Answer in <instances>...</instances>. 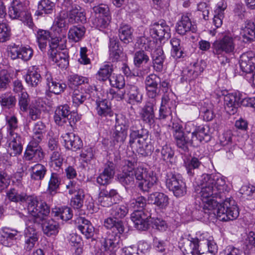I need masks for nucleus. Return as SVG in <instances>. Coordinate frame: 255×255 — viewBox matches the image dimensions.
Segmentation results:
<instances>
[{
	"mask_svg": "<svg viewBox=\"0 0 255 255\" xmlns=\"http://www.w3.org/2000/svg\"><path fill=\"white\" fill-rule=\"evenodd\" d=\"M166 186L176 197L184 196L187 192L186 183L179 174L169 172L166 175Z\"/></svg>",
	"mask_w": 255,
	"mask_h": 255,
	"instance_id": "6e6552de",
	"label": "nucleus"
},
{
	"mask_svg": "<svg viewBox=\"0 0 255 255\" xmlns=\"http://www.w3.org/2000/svg\"><path fill=\"white\" fill-rule=\"evenodd\" d=\"M107 95L109 99H115L117 101H121L126 98L125 87L124 88H117L116 91L112 89H110Z\"/></svg>",
	"mask_w": 255,
	"mask_h": 255,
	"instance_id": "338daca9",
	"label": "nucleus"
},
{
	"mask_svg": "<svg viewBox=\"0 0 255 255\" xmlns=\"http://www.w3.org/2000/svg\"><path fill=\"white\" fill-rule=\"evenodd\" d=\"M128 122L125 117L116 118L115 129L112 134L115 144L118 143L121 145L124 143L128 135Z\"/></svg>",
	"mask_w": 255,
	"mask_h": 255,
	"instance_id": "9b49d317",
	"label": "nucleus"
},
{
	"mask_svg": "<svg viewBox=\"0 0 255 255\" xmlns=\"http://www.w3.org/2000/svg\"><path fill=\"white\" fill-rule=\"evenodd\" d=\"M242 95L239 92L229 93L224 96L225 109L230 115H234L241 106Z\"/></svg>",
	"mask_w": 255,
	"mask_h": 255,
	"instance_id": "2eb2a0df",
	"label": "nucleus"
},
{
	"mask_svg": "<svg viewBox=\"0 0 255 255\" xmlns=\"http://www.w3.org/2000/svg\"><path fill=\"white\" fill-rule=\"evenodd\" d=\"M40 142L31 140L23 154V159L25 161L34 162L41 161L44 157V153L42 148L39 145Z\"/></svg>",
	"mask_w": 255,
	"mask_h": 255,
	"instance_id": "f8f14e48",
	"label": "nucleus"
},
{
	"mask_svg": "<svg viewBox=\"0 0 255 255\" xmlns=\"http://www.w3.org/2000/svg\"><path fill=\"white\" fill-rule=\"evenodd\" d=\"M115 168L112 163L106 166L104 171L97 177V182L101 185L109 184L114 177Z\"/></svg>",
	"mask_w": 255,
	"mask_h": 255,
	"instance_id": "c756f323",
	"label": "nucleus"
},
{
	"mask_svg": "<svg viewBox=\"0 0 255 255\" xmlns=\"http://www.w3.org/2000/svg\"><path fill=\"white\" fill-rule=\"evenodd\" d=\"M173 134L177 146L185 152L189 150V145L193 146H198L199 143H196L195 141H192L191 138L184 133L181 125L178 123L172 124Z\"/></svg>",
	"mask_w": 255,
	"mask_h": 255,
	"instance_id": "0eeeda50",
	"label": "nucleus"
},
{
	"mask_svg": "<svg viewBox=\"0 0 255 255\" xmlns=\"http://www.w3.org/2000/svg\"><path fill=\"white\" fill-rule=\"evenodd\" d=\"M136 44L141 50L144 49L150 52L156 46L157 42L150 38L143 36L137 38Z\"/></svg>",
	"mask_w": 255,
	"mask_h": 255,
	"instance_id": "3c124183",
	"label": "nucleus"
},
{
	"mask_svg": "<svg viewBox=\"0 0 255 255\" xmlns=\"http://www.w3.org/2000/svg\"><path fill=\"white\" fill-rule=\"evenodd\" d=\"M95 90V86L88 85H85L81 91L74 90L72 96L73 105L75 107H78L83 104L86 100L90 98L91 93Z\"/></svg>",
	"mask_w": 255,
	"mask_h": 255,
	"instance_id": "412c9836",
	"label": "nucleus"
},
{
	"mask_svg": "<svg viewBox=\"0 0 255 255\" xmlns=\"http://www.w3.org/2000/svg\"><path fill=\"white\" fill-rule=\"evenodd\" d=\"M176 29L178 34L184 35L189 32L195 33L197 27L195 24L192 23L188 16L183 15L176 23Z\"/></svg>",
	"mask_w": 255,
	"mask_h": 255,
	"instance_id": "393cba45",
	"label": "nucleus"
},
{
	"mask_svg": "<svg viewBox=\"0 0 255 255\" xmlns=\"http://www.w3.org/2000/svg\"><path fill=\"white\" fill-rule=\"evenodd\" d=\"M240 37L231 32L222 34L219 39L214 41L212 45V52L222 65L229 63V56L233 55L236 51L237 42Z\"/></svg>",
	"mask_w": 255,
	"mask_h": 255,
	"instance_id": "7ed1b4c3",
	"label": "nucleus"
},
{
	"mask_svg": "<svg viewBox=\"0 0 255 255\" xmlns=\"http://www.w3.org/2000/svg\"><path fill=\"white\" fill-rule=\"evenodd\" d=\"M185 164L188 174L192 176L194 174V170L199 168L201 165V162L196 157H193L185 162Z\"/></svg>",
	"mask_w": 255,
	"mask_h": 255,
	"instance_id": "69168bd1",
	"label": "nucleus"
},
{
	"mask_svg": "<svg viewBox=\"0 0 255 255\" xmlns=\"http://www.w3.org/2000/svg\"><path fill=\"white\" fill-rule=\"evenodd\" d=\"M227 8V4L221 1L218 3L217 8L214 11L213 23L217 27H220L223 23V19L224 17V10Z\"/></svg>",
	"mask_w": 255,
	"mask_h": 255,
	"instance_id": "c03bdc74",
	"label": "nucleus"
},
{
	"mask_svg": "<svg viewBox=\"0 0 255 255\" xmlns=\"http://www.w3.org/2000/svg\"><path fill=\"white\" fill-rule=\"evenodd\" d=\"M240 66L243 72L250 75L255 73V56L252 52L243 53L240 57Z\"/></svg>",
	"mask_w": 255,
	"mask_h": 255,
	"instance_id": "a211bd4d",
	"label": "nucleus"
},
{
	"mask_svg": "<svg viewBox=\"0 0 255 255\" xmlns=\"http://www.w3.org/2000/svg\"><path fill=\"white\" fill-rule=\"evenodd\" d=\"M52 214L54 217H59L61 220L65 221L71 219L73 216L72 209L66 206L53 209Z\"/></svg>",
	"mask_w": 255,
	"mask_h": 255,
	"instance_id": "de8ad7c7",
	"label": "nucleus"
},
{
	"mask_svg": "<svg viewBox=\"0 0 255 255\" xmlns=\"http://www.w3.org/2000/svg\"><path fill=\"white\" fill-rule=\"evenodd\" d=\"M18 234L17 230L8 228H3L0 233L1 243L6 247H10L13 241L17 239Z\"/></svg>",
	"mask_w": 255,
	"mask_h": 255,
	"instance_id": "c9c22d12",
	"label": "nucleus"
},
{
	"mask_svg": "<svg viewBox=\"0 0 255 255\" xmlns=\"http://www.w3.org/2000/svg\"><path fill=\"white\" fill-rule=\"evenodd\" d=\"M160 106L174 112L177 106L174 94L171 91L169 92L166 91L164 93L161 98Z\"/></svg>",
	"mask_w": 255,
	"mask_h": 255,
	"instance_id": "79ce46f5",
	"label": "nucleus"
},
{
	"mask_svg": "<svg viewBox=\"0 0 255 255\" xmlns=\"http://www.w3.org/2000/svg\"><path fill=\"white\" fill-rule=\"evenodd\" d=\"M156 104L155 100H149L140 113L141 120L149 126H151L155 122L154 110H156Z\"/></svg>",
	"mask_w": 255,
	"mask_h": 255,
	"instance_id": "4be33fe9",
	"label": "nucleus"
},
{
	"mask_svg": "<svg viewBox=\"0 0 255 255\" xmlns=\"http://www.w3.org/2000/svg\"><path fill=\"white\" fill-rule=\"evenodd\" d=\"M129 131L128 144L131 148L134 147L136 139L148 137V131L143 128H140V130H129Z\"/></svg>",
	"mask_w": 255,
	"mask_h": 255,
	"instance_id": "864d4df0",
	"label": "nucleus"
},
{
	"mask_svg": "<svg viewBox=\"0 0 255 255\" xmlns=\"http://www.w3.org/2000/svg\"><path fill=\"white\" fill-rule=\"evenodd\" d=\"M27 210L28 213L34 218L35 222L42 223L43 233L48 237L56 236L59 230V224L52 219H48L50 207L47 203L39 200L37 197H30L28 200Z\"/></svg>",
	"mask_w": 255,
	"mask_h": 255,
	"instance_id": "f03ea898",
	"label": "nucleus"
},
{
	"mask_svg": "<svg viewBox=\"0 0 255 255\" xmlns=\"http://www.w3.org/2000/svg\"><path fill=\"white\" fill-rule=\"evenodd\" d=\"M11 29L8 24L5 22L0 23V42L3 43L9 40Z\"/></svg>",
	"mask_w": 255,
	"mask_h": 255,
	"instance_id": "0e129e2a",
	"label": "nucleus"
},
{
	"mask_svg": "<svg viewBox=\"0 0 255 255\" xmlns=\"http://www.w3.org/2000/svg\"><path fill=\"white\" fill-rule=\"evenodd\" d=\"M244 42H251L255 38V24L254 22L247 20L241 30Z\"/></svg>",
	"mask_w": 255,
	"mask_h": 255,
	"instance_id": "473e14b6",
	"label": "nucleus"
},
{
	"mask_svg": "<svg viewBox=\"0 0 255 255\" xmlns=\"http://www.w3.org/2000/svg\"><path fill=\"white\" fill-rule=\"evenodd\" d=\"M170 28L164 20H159L151 24L149 33L153 38L159 40L168 38L170 36Z\"/></svg>",
	"mask_w": 255,
	"mask_h": 255,
	"instance_id": "ddd939ff",
	"label": "nucleus"
},
{
	"mask_svg": "<svg viewBox=\"0 0 255 255\" xmlns=\"http://www.w3.org/2000/svg\"><path fill=\"white\" fill-rule=\"evenodd\" d=\"M16 102L15 96L8 93L0 96V103L1 106L10 109L14 107Z\"/></svg>",
	"mask_w": 255,
	"mask_h": 255,
	"instance_id": "4d7b16f0",
	"label": "nucleus"
},
{
	"mask_svg": "<svg viewBox=\"0 0 255 255\" xmlns=\"http://www.w3.org/2000/svg\"><path fill=\"white\" fill-rule=\"evenodd\" d=\"M44 80L47 87L46 94L48 97H50L51 93L58 95L63 92L66 88V84L54 80L51 73L49 72H46Z\"/></svg>",
	"mask_w": 255,
	"mask_h": 255,
	"instance_id": "aec40b11",
	"label": "nucleus"
},
{
	"mask_svg": "<svg viewBox=\"0 0 255 255\" xmlns=\"http://www.w3.org/2000/svg\"><path fill=\"white\" fill-rule=\"evenodd\" d=\"M135 145H136V151L143 156H148L151 154L153 149L152 145L148 139V137L138 139Z\"/></svg>",
	"mask_w": 255,
	"mask_h": 255,
	"instance_id": "e433bc0d",
	"label": "nucleus"
},
{
	"mask_svg": "<svg viewBox=\"0 0 255 255\" xmlns=\"http://www.w3.org/2000/svg\"><path fill=\"white\" fill-rule=\"evenodd\" d=\"M61 182L60 175L56 172H52L48 180L47 191L50 195L55 194L60 187Z\"/></svg>",
	"mask_w": 255,
	"mask_h": 255,
	"instance_id": "37998d69",
	"label": "nucleus"
},
{
	"mask_svg": "<svg viewBox=\"0 0 255 255\" xmlns=\"http://www.w3.org/2000/svg\"><path fill=\"white\" fill-rule=\"evenodd\" d=\"M92 21L93 26L100 30H102L108 26L110 22V17L109 16H96L92 19Z\"/></svg>",
	"mask_w": 255,
	"mask_h": 255,
	"instance_id": "680f3d73",
	"label": "nucleus"
},
{
	"mask_svg": "<svg viewBox=\"0 0 255 255\" xmlns=\"http://www.w3.org/2000/svg\"><path fill=\"white\" fill-rule=\"evenodd\" d=\"M172 49L171 51V56L175 59L181 58L183 51L180 46V40L176 38H173L170 40Z\"/></svg>",
	"mask_w": 255,
	"mask_h": 255,
	"instance_id": "bf43d9fd",
	"label": "nucleus"
},
{
	"mask_svg": "<svg viewBox=\"0 0 255 255\" xmlns=\"http://www.w3.org/2000/svg\"><path fill=\"white\" fill-rule=\"evenodd\" d=\"M146 205V199L142 196H138L136 198H133L130 200L128 202V205L134 210H142Z\"/></svg>",
	"mask_w": 255,
	"mask_h": 255,
	"instance_id": "052dcab7",
	"label": "nucleus"
},
{
	"mask_svg": "<svg viewBox=\"0 0 255 255\" xmlns=\"http://www.w3.org/2000/svg\"><path fill=\"white\" fill-rule=\"evenodd\" d=\"M7 197L9 200L15 202H24L27 199L26 194L19 193L14 189H11L7 192Z\"/></svg>",
	"mask_w": 255,
	"mask_h": 255,
	"instance_id": "e2e57ef3",
	"label": "nucleus"
},
{
	"mask_svg": "<svg viewBox=\"0 0 255 255\" xmlns=\"http://www.w3.org/2000/svg\"><path fill=\"white\" fill-rule=\"evenodd\" d=\"M190 240H196L198 241L197 244L198 245V249H199L202 246H207L208 247V252L211 253L210 255H215L218 251V246L215 242L212 239V237H210L209 239H206L205 240H202L201 238L200 239H193L191 238L189 239Z\"/></svg>",
	"mask_w": 255,
	"mask_h": 255,
	"instance_id": "a18cd8bd",
	"label": "nucleus"
},
{
	"mask_svg": "<svg viewBox=\"0 0 255 255\" xmlns=\"http://www.w3.org/2000/svg\"><path fill=\"white\" fill-rule=\"evenodd\" d=\"M127 102L131 105L139 104L143 100V94L139 88L134 85L127 84L125 86Z\"/></svg>",
	"mask_w": 255,
	"mask_h": 255,
	"instance_id": "b1692460",
	"label": "nucleus"
},
{
	"mask_svg": "<svg viewBox=\"0 0 255 255\" xmlns=\"http://www.w3.org/2000/svg\"><path fill=\"white\" fill-rule=\"evenodd\" d=\"M132 29L127 24H122L119 29V36L122 41L128 43L132 40Z\"/></svg>",
	"mask_w": 255,
	"mask_h": 255,
	"instance_id": "8fccbe9b",
	"label": "nucleus"
},
{
	"mask_svg": "<svg viewBox=\"0 0 255 255\" xmlns=\"http://www.w3.org/2000/svg\"><path fill=\"white\" fill-rule=\"evenodd\" d=\"M66 18L64 15L60 13L55 19L52 26L54 33L62 34V36L66 34Z\"/></svg>",
	"mask_w": 255,
	"mask_h": 255,
	"instance_id": "a19ab883",
	"label": "nucleus"
},
{
	"mask_svg": "<svg viewBox=\"0 0 255 255\" xmlns=\"http://www.w3.org/2000/svg\"><path fill=\"white\" fill-rule=\"evenodd\" d=\"M185 130L188 134H191V140L196 143L200 144L203 141L207 142L210 139L209 128L207 126L188 123L185 126Z\"/></svg>",
	"mask_w": 255,
	"mask_h": 255,
	"instance_id": "1a4fd4ad",
	"label": "nucleus"
},
{
	"mask_svg": "<svg viewBox=\"0 0 255 255\" xmlns=\"http://www.w3.org/2000/svg\"><path fill=\"white\" fill-rule=\"evenodd\" d=\"M29 170L31 180L36 182H41L43 180L47 172L46 167L40 163L31 166Z\"/></svg>",
	"mask_w": 255,
	"mask_h": 255,
	"instance_id": "7c9ffc66",
	"label": "nucleus"
},
{
	"mask_svg": "<svg viewBox=\"0 0 255 255\" xmlns=\"http://www.w3.org/2000/svg\"><path fill=\"white\" fill-rule=\"evenodd\" d=\"M55 7V3L50 0H40L37 4V9L35 15L42 16L44 14H49L52 13Z\"/></svg>",
	"mask_w": 255,
	"mask_h": 255,
	"instance_id": "ea45409f",
	"label": "nucleus"
},
{
	"mask_svg": "<svg viewBox=\"0 0 255 255\" xmlns=\"http://www.w3.org/2000/svg\"><path fill=\"white\" fill-rule=\"evenodd\" d=\"M38 66H32L29 68L25 76V80L28 86L36 87L41 81Z\"/></svg>",
	"mask_w": 255,
	"mask_h": 255,
	"instance_id": "cd10ccee",
	"label": "nucleus"
},
{
	"mask_svg": "<svg viewBox=\"0 0 255 255\" xmlns=\"http://www.w3.org/2000/svg\"><path fill=\"white\" fill-rule=\"evenodd\" d=\"M85 32L86 28L83 25H73L69 29L68 38L71 42H78L83 38Z\"/></svg>",
	"mask_w": 255,
	"mask_h": 255,
	"instance_id": "2f4dec72",
	"label": "nucleus"
},
{
	"mask_svg": "<svg viewBox=\"0 0 255 255\" xmlns=\"http://www.w3.org/2000/svg\"><path fill=\"white\" fill-rule=\"evenodd\" d=\"M55 123L59 126L73 127L77 122L76 114L72 113L69 106L65 104L57 107L54 115Z\"/></svg>",
	"mask_w": 255,
	"mask_h": 255,
	"instance_id": "423d86ee",
	"label": "nucleus"
},
{
	"mask_svg": "<svg viewBox=\"0 0 255 255\" xmlns=\"http://www.w3.org/2000/svg\"><path fill=\"white\" fill-rule=\"evenodd\" d=\"M48 54L52 61L55 62L60 68H66L68 65V55L65 52H58L57 50H54L51 53H48Z\"/></svg>",
	"mask_w": 255,
	"mask_h": 255,
	"instance_id": "72a5a7b5",
	"label": "nucleus"
},
{
	"mask_svg": "<svg viewBox=\"0 0 255 255\" xmlns=\"http://www.w3.org/2000/svg\"><path fill=\"white\" fill-rule=\"evenodd\" d=\"M109 82L112 87L117 88H124L125 85V80L124 76L121 74L112 75L110 79Z\"/></svg>",
	"mask_w": 255,
	"mask_h": 255,
	"instance_id": "774afa93",
	"label": "nucleus"
},
{
	"mask_svg": "<svg viewBox=\"0 0 255 255\" xmlns=\"http://www.w3.org/2000/svg\"><path fill=\"white\" fill-rule=\"evenodd\" d=\"M69 17L75 22L84 23L86 21L84 10L78 5H73L71 6L69 11Z\"/></svg>",
	"mask_w": 255,
	"mask_h": 255,
	"instance_id": "58836bf2",
	"label": "nucleus"
},
{
	"mask_svg": "<svg viewBox=\"0 0 255 255\" xmlns=\"http://www.w3.org/2000/svg\"><path fill=\"white\" fill-rule=\"evenodd\" d=\"M133 172L134 177L138 181V187L143 192H149L156 183L157 178L151 170L138 166Z\"/></svg>",
	"mask_w": 255,
	"mask_h": 255,
	"instance_id": "39448f33",
	"label": "nucleus"
},
{
	"mask_svg": "<svg viewBox=\"0 0 255 255\" xmlns=\"http://www.w3.org/2000/svg\"><path fill=\"white\" fill-rule=\"evenodd\" d=\"M148 201L154 204L161 209H165L169 204L168 196L163 193L154 192L149 195L148 197Z\"/></svg>",
	"mask_w": 255,
	"mask_h": 255,
	"instance_id": "f704fd0d",
	"label": "nucleus"
},
{
	"mask_svg": "<svg viewBox=\"0 0 255 255\" xmlns=\"http://www.w3.org/2000/svg\"><path fill=\"white\" fill-rule=\"evenodd\" d=\"M155 153L158 154L161 160L166 162H171V160L174 154V150L167 144L162 146L161 149H156Z\"/></svg>",
	"mask_w": 255,
	"mask_h": 255,
	"instance_id": "09e8293b",
	"label": "nucleus"
},
{
	"mask_svg": "<svg viewBox=\"0 0 255 255\" xmlns=\"http://www.w3.org/2000/svg\"><path fill=\"white\" fill-rule=\"evenodd\" d=\"M32 132V138L31 140L40 142L46 132V126L45 124L41 121L37 122L34 125Z\"/></svg>",
	"mask_w": 255,
	"mask_h": 255,
	"instance_id": "49530a36",
	"label": "nucleus"
},
{
	"mask_svg": "<svg viewBox=\"0 0 255 255\" xmlns=\"http://www.w3.org/2000/svg\"><path fill=\"white\" fill-rule=\"evenodd\" d=\"M65 147L68 150L77 151L83 146V142L79 136L73 132H67L61 135Z\"/></svg>",
	"mask_w": 255,
	"mask_h": 255,
	"instance_id": "5701e85b",
	"label": "nucleus"
},
{
	"mask_svg": "<svg viewBox=\"0 0 255 255\" xmlns=\"http://www.w3.org/2000/svg\"><path fill=\"white\" fill-rule=\"evenodd\" d=\"M130 218L134 223L135 227L139 230H144L147 228L146 220L147 218V215L144 213L143 210H136L131 214Z\"/></svg>",
	"mask_w": 255,
	"mask_h": 255,
	"instance_id": "c85d7f7f",
	"label": "nucleus"
},
{
	"mask_svg": "<svg viewBox=\"0 0 255 255\" xmlns=\"http://www.w3.org/2000/svg\"><path fill=\"white\" fill-rule=\"evenodd\" d=\"M8 55L12 60L21 59L27 61L33 56V50L30 47H19L13 44L8 47Z\"/></svg>",
	"mask_w": 255,
	"mask_h": 255,
	"instance_id": "4468645a",
	"label": "nucleus"
},
{
	"mask_svg": "<svg viewBox=\"0 0 255 255\" xmlns=\"http://www.w3.org/2000/svg\"><path fill=\"white\" fill-rule=\"evenodd\" d=\"M50 37H51V35L48 31L42 29L38 30L36 33V40L41 50L43 51L45 49L47 41Z\"/></svg>",
	"mask_w": 255,
	"mask_h": 255,
	"instance_id": "5fc2aeb1",
	"label": "nucleus"
},
{
	"mask_svg": "<svg viewBox=\"0 0 255 255\" xmlns=\"http://www.w3.org/2000/svg\"><path fill=\"white\" fill-rule=\"evenodd\" d=\"M117 233L107 232L100 240L101 250L105 255H116V252L119 248L120 236Z\"/></svg>",
	"mask_w": 255,
	"mask_h": 255,
	"instance_id": "9d476101",
	"label": "nucleus"
},
{
	"mask_svg": "<svg viewBox=\"0 0 255 255\" xmlns=\"http://www.w3.org/2000/svg\"><path fill=\"white\" fill-rule=\"evenodd\" d=\"M113 71L111 64H105L102 66L97 73V78L101 81H106L110 79Z\"/></svg>",
	"mask_w": 255,
	"mask_h": 255,
	"instance_id": "13d9d810",
	"label": "nucleus"
},
{
	"mask_svg": "<svg viewBox=\"0 0 255 255\" xmlns=\"http://www.w3.org/2000/svg\"><path fill=\"white\" fill-rule=\"evenodd\" d=\"M109 59L112 62L120 61L124 56L123 48L119 46V42L114 38L110 39L109 45Z\"/></svg>",
	"mask_w": 255,
	"mask_h": 255,
	"instance_id": "bb28decb",
	"label": "nucleus"
},
{
	"mask_svg": "<svg viewBox=\"0 0 255 255\" xmlns=\"http://www.w3.org/2000/svg\"><path fill=\"white\" fill-rule=\"evenodd\" d=\"M7 135L13 136L20 135L15 132L18 128V120L15 116H7L6 117Z\"/></svg>",
	"mask_w": 255,
	"mask_h": 255,
	"instance_id": "603ef678",
	"label": "nucleus"
},
{
	"mask_svg": "<svg viewBox=\"0 0 255 255\" xmlns=\"http://www.w3.org/2000/svg\"><path fill=\"white\" fill-rule=\"evenodd\" d=\"M119 201L120 196L115 189H111L109 191L102 189L99 192L98 201L103 207H109Z\"/></svg>",
	"mask_w": 255,
	"mask_h": 255,
	"instance_id": "6ab92c4d",
	"label": "nucleus"
},
{
	"mask_svg": "<svg viewBox=\"0 0 255 255\" xmlns=\"http://www.w3.org/2000/svg\"><path fill=\"white\" fill-rule=\"evenodd\" d=\"M195 191L204 203L203 209L215 210L217 218L222 221L234 220L239 215V208L235 201L231 198H226L219 204L214 198L226 197L230 188L225 178L219 175L203 174L198 179Z\"/></svg>",
	"mask_w": 255,
	"mask_h": 255,
	"instance_id": "f257e3e1",
	"label": "nucleus"
},
{
	"mask_svg": "<svg viewBox=\"0 0 255 255\" xmlns=\"http://www.w3.org/2000/svg\"><path fill=\"white\" fill-rule=\"evenodd\" d=\"M149 61V57L143 50L135 52L133 56V63L135 67H140L142 64H146Z\"/></svg>",
	"mask_w": 255,
	"mask_h": 255,
	"instance_id": "6e6d98bb",
	"label": "nucleus"
},
{
	"mask_svg": "<svg viewBox=\"0 0 255 255\" xmlns=\"http://www.w3.org/2000/svg\"><path fill=\"white\" fill-rule=\"evenodd\" d=\"M97 114L101 117H112L113 115L111 106L106 99H98L96 101Z\"/></svg>",
	"mask_w": 255,
	"mask_h": 255,
	"instance_id": "4c0bfd02",
	"label": "nucleus"
},
{
	"mask_svg": "<svg viewBox=\"0 0 255 255\" xmlns=\"http://www.w3.org/2000/svg\"><path fill=\"white\" fill-rule=\"evenodd\" d=\"M6 148L7 153L10 156L21 154L23 149L22 138L20 135L6 136Z\"/></svg>",
	"mask_w": 255,
	"mask_h": 255,
	"instance_id": "dca6fc26",
	"label": "nucleus"
},
{
	"mask_svg": "<svg viewBox=\"0 0 255 255\" xmlns=\"http://www.w3.org/2000/svg\"><path fill=\"white\" fill-rule=\"evenodd\" d=\"M128 210L126 205H116L112 207L110 213L111 217L106 219L104 225L108 229H113L119 234L124 232L125 227L123 222L120 219H123L127 215Z\"/></svg>",
	"mask_w": 255,
	"mask_h": 255,
	"instance_id": "20e7f679",
	"label": "nucleus"
},
{
	"mask_svg": "<svg viewBox=\"0 0 255 255\" xmlns=\"http://www.w3.org/2000/svg\"><path fill=\"white\" fill-rule=\"evenodd\" d=\"M24 249L27 251H31L38 239L35 229L31 226L26 227L24 230Z\"/></svg>",
	"mask_w": 255,
	"mask_h": 255,
	"instance_id": "a878e982",
	"label": "nucleus"
},
{
	"mask_svg": "<svg viewBox=\"0 0 255 255\" xmlns=\"http://www.w3.org/2000/svg\"><path fill=\"white\" fill-rule=\"evenodd\" d=\"M8 15L12 19H19L20 20H23L26 16L28 20L29 26L32 25V22L29 14L26 13V8L24 4L21 2H13L9 7L8 10Z\"/></svg>",
	"mask_w": 255,
	"mask_h": 255,
	"instance_id": "f3484780",
	"label": "nucleus"
}]
</instances>
